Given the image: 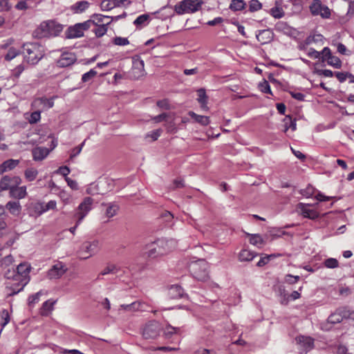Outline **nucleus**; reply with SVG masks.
<instances>
[{
  "mask_svg": "<svg viewBox=\"0 0 354 354\" xmlns=\"http://www.w3.org/2000/svg\"><path fill=\"white\" fill-rule=\"evenodd\" d=\"M30 271V266L26 263H22L18 265L16 270H10L8 269L5 272V277L8 279H13L17 283L11 285V292L8 293L9 295H14L21 291L25 286L30 280L29 273Z\"/></svg>",
  "mask_w": 354,
  "mask_h": 354,
  "instance_id": "obj_1",
  "label": "nucleus"
},
{
  "mask_svg": "<svg viewBox=\"0 0 354 354\" xmlns=\"http://www.w3.org/2000/svg\"><path fill=\"white\" fill-rule=\"evenodd\" d=\"M24 60L29 64H37L44 56V47L37 42L25 43L21 46Z\"/></svg>",
  "mask_w": 354,
  "mask_h": 354,
  "instance_id": "obj_2",
  "label": "nucleus"
},
{
  "mask_svg": "<svg viewBox=\"0 0 354 354\" xmlns=\"http://www.w3.org/2000/svg\"><path fill=\"white\" fill-rule=\"evenodd\" d=\"M203 4L202 0H183L175 5L174 11L179 15L193 14L199 11Z\"/></svg>",
  "mask_w": 354,
  "mask_h": 354,
  "instance_id": "obj_3",
  "label": "nucleus"
},
{
  "mask_svg": "<svg viewBox=\"0 0 354 354\" xmlns=\"http://www.w3.org/2000/svg\"><path fill=\"white\" fill-rule=\"evenodd\" d=\"M64 26L55 20H47L40 24L38 30L41 37H52L58 36L63 30Z\"/></svg>",
  "mask_w": 354,
  "mask_h": 354,
  "instance_id": "obj_4",
  "label": "nucleus"
},
{
  "mask_svg": "<svg viewBox=\"0 0 354 354\" xmlns=\"http://www.w3.org/2000/svg\"><path fill=\"white\" fill-rule=\"evenodd\" d=\"M209 265L204 259L192 262L189 270L193 277L198 281H206L209 277Z\"/></svg>",
  "mask_w": 354,
  "mask_h": 354,
  "instance_id": "obj_5",
  "label": "nucleus"
},
{
  "mask_svg": "<svg viewBox=\"0 0 354 354\" xmlns=\"http://www.w3.org/2000/svg\"><path fill=\"white\" fill-rule=\"evenodd\" d=\"M56 207L57 203L53 200L47 203L41 201L35 202L29 205L28 214L30 216L37 218L49 210L55 209Z\"/></svg>",
  "mask_w": 354,
  "mask_h": 354,
  "instance_id": "obj_6",
  "label": "nucleus"
},
{
  "mask_svg": "<svg viewBox=\"0 0 354 354\" xmlns=\"http://www.w3.org/2000/svg\"><path fill=\"white\" fill-rule=\"evenodd\" d=\"M309 10L313 16H320L323 19H329L331 15L330 8L323 4L321 0H313Z\"/></svg>",
  "mask_w": 354,
  "mask_h": 354,
  "instance_id": "obj_7",
  "label": "nucleus"
},
{
  "mask_svg": "<svg viewBox=\"0 0 354 354\" xmlns=\"http://www.w3.org/2000/svg\"><path fill=\"white\" fill-rule=\"evenodd\" d=\"M100 248V243L97 240H94L91 242H85L82 244L80 254V258L82 259H87L90 257L94 255Z\"/></svg>",
  "mask_w": 354,
  "mask_h": 354,
  "instance_id": "obj_8",
  "label": "nucleus"
},
{
  "mask_svg": "<svg viewBox=\"0 0 354 354\" xmlns=\"http://www.w3.org/2000/svg\"><path fill=\"white\" fill-rule=\"evenodd\" d=\"M93 200L91 197H86L79 205L75 216L77 218V225H80L85 216L92 209Z\"/></svg>",
  "mask_w": 354,
  "mask_h": 354,
  "instance_id": "obj_9",
  "label": "nucleus"
},
{
  "mask_svg": "<svg viewBox=\"0 0 354 354\" xmlns=\"http://www.w3.org/2000/svg\"><path fill=\"white\" fill-rule=\"evenodd\" d=\"M161 329L162 328L159 322L156 321H151L144 327L142 336L147 339H155L159 335Z\"/></svg>",
  "mask_w": 354,
  "mask_h": 354,
  "instance_id": "obj_10",
  "label": "nucleus"
},
{
  "mask_svg": "<svg viewBox=\"0 0 354 354\" xmlns=\"http://www.w3.org/2000/svg\"><path fill=\"white\" fill-rule=\"evenodd\" d=\"M322 61L326 62L329 66L335 68H340L342 67V61L336 56L332 55L331 50L328 47H324L322 50Z\"/></svg>",
  "mask_w": 354,
  "mask_h": 354,
  "instance_id": "obj_11",
  "label": "nucleus"
},
{
  "mask_svg": "<svg viewBox=\"0 0 354 354\" xmlns=\"http://www.w3.org/2000/svg\"><path fill=\"white\" fill-rule=\"evenodd\" d=\"M56 97V96H53L50 98H46L45 97L36 98L32 102V107L41 111V112L49 109L54 106V100Z\"/></svg>",
  "mask_w": 354,
  "mask_h": 354,
  "instance_id": "obj_12",
  "label": "nucleus"
},
{
  "mask_svg": "<svg viewBox=\"0 0 354 354\" xmlns=\"http://www.w3.org/2000/svg\"><path fill=\"white\" fill-rule=\"evenodd\" d=\"M176 241L174 239H167L165 238L158 239L156 240V245L158 248V253L160 254H166L167 252L174 249L176 246Z\"/></svg>",
  "mask_w": 354,
  "mask_h": 354,
  "instance_id": "obj_13",
  "label": "nucleus"
},
{
  "mask_svg": "<svg viewBox=\"0 0 354 354\" xmlns=\"http://www.w3.org/2000/svg\"><path fill=\"white\" fill-rule=\"evenodd\" d=\"M296 341L299 346V351L300 353H306L314 347V339L310 337L298 336Z\"/></svg>",
  "mask_w": 354,
  "mask_h": 354,
  "instance_id": "obj_14",
  "label": "nucleus"
},
{
  "mask_svg": "<svg viewBox=\"0 0 354 354\" xmlns=\"http://www.w3.org/2000/svg\"><path fill=\"white\" fill-rule=\"evenodd\" d=\"M77 60L76 55L71 52H64L57 60V65L59 67L64 68L73 64Z\"/></svg>",
  "mask_w": 354,
  "mask_h": 354,
  "instance_id": "obj_15",
  "label": "nucleus"
},
{
  "mask_svg": "<svg viewBox=\"0 0 354 354\" xmlns=\"http://www.w3.org/2000/svg\"><path fill=\"white\" fill-rule=\"evenodd\" d=\"M297 209L301 212V215L310 219H315L319 217L318 212L310 208L309 204L300 203L297 205Z\"/></svg>",
  "mask_w": 354,
  "mask_h": 354,
  "instance_id": "obj_16",
  "label": "nucleus"
},
{
  "mask_svg": "<svg viewBox=\"0 0 354 354\" xmlns=\"http://www.w3.org/2000/svg\"><path fill=\"white\" fill-rule=\"evenodd\" d=\"M274 30L277 32H282L290 37L295 36L296 34V30L294 28L290 26L286 22L282 21H278L275 24Z\"/></svg>",
  "mask_w": 354,
  "mask_h": 354,
  "instance_id": "obj_17",
  "label": "nucleus"
},
{
  "mask_svg": "<svg viewBox=\"0 0 354 354\" xmlns=\"http://www.w3.org/2000/svg\"><path fill=\"white\" fill-rule=\"evenodd\" d=\"M144 65L142 59L140 58L133 59L131 73L134 78H139L144 75Z\"/></svg>",
  "mask_w": 354,
  "mask_h": 354,
  "instance_id": "obj_18",
  "label": "nucleus"
},
{
  "mask_svg": "<svg viewBox=\"0 0 354 354\" xmlns=\"http://www.w3.org/2000/svg\"><path fill=\"white\" fill-rule=\"evenodd\" d=\"M66 271L62 263L59 262L54 265L50 270L48 272V276L50 279H59Z\"/></svg>",
  "mask_w": 354,
  "mask_h": 354,
  "instance_id": "obj_19",
  "label": "nucleus"
},
{
  "mask_svg": "<svg viewBox=\"0 0 354 354\" xmlns=\"http://www.w3.org/2000/svg\"><path fill=\"white\" fill-rule=\"evenodd\" d=\"M26 186H14L10 189L9 192V196L11 198L15 199H23L27 196Z\"/></svg>",
  "mask_w": 354,
  "mask_h": 354,
  "instance_id": "obj_20",
  "label": "nucleus"
},
{
  "mask_svg": "<svg viewBox=\"0 0 354 354\" xmlns=\"http://www.w3.org/2000/svg\"><path fill=\"white\" fill-rule=\"evenodd\" d=\"M273 33L270 29L259 30L256 35L257 40L262 44H268L272 39Z\"/></svg>",
  "mask_w": 354,
  "mask_h": 354,
  "instance_id": "obj_21",
  "label": "nucleus"
},
{
  "mask_svg": "<svg viewBox=\"0 0 354 354\" xmlns=\"http://www.w3.org/2000/svg\"><path fill=\"white\" fill-rule=\"evenodd\" d=\"M91 3L87 1H79L73 4L70 10L74 14H80L86 11L90 6Z\"/></svg>",
  "mask_w": 354,
  "mask_h": 354,
  "instance_id": "obj_22",
  "label": "nucleus"
},
{
  "mask_svg": "<svg viewBox=\"0 0 354 354\" xmlns=\"http://www.w3.org/2000/svg\"><path fill=\"white\" fill-rule=\"evenodd\" d=\"M84 35V31L82 30L79 24H75L68 28L66 37L68 39L80 38Z\"/></svg>",
  "mask_w": 354,
  "mask_h": 354,
  "instance_id": "obj_23",
  "label": "nucleus"
},
{
  "mask_svg": "<svg viewBox=\"0 0 354 354\" xmlns=\"http://www.w3.org/2000/svg\"><path fill=\"white\" fill-rule=\"evenodd\" d=\"M5 207L13 216L19 215L21 211V206L18 201H8Z\"/></svg>",
  "mask_w": 354,
  "mask_h": 354,
  "instance_id": "obj_24",
  "label": "nucleus"
},
{
  "mask_svg": "<svg viewBox=\"0 0 354 354\" xmlns=\"http://www.w3.org/2000/svg\"><path fill=\"white\" fill-rule=\"evenodd\" d=\"M49 153L48 149L46 147H36L32 150V157L34 160H42Z\"/></svg>",
  "mask_w": 354,
  "mask_h": 354,
  "instance_id": "obj_25",
  "label": "nucleus"
},
{
  "mask_svg": "<svg viewBox=\"0 0 354 354\" xmlns=\"http://www.w3.org/2000/svg\"><path fill=\"white\" fill-rule=\"evenodd\" d=\"M144 306V303L136 301L130 304H122L120 305V308L127 311H144L145 310Z\"/></svg>",
  "mask_w": 354,
  "mask_h": 354,
  "instance_id": "obj_26",
  "label": "nucleus"
},
{
  "mask_svg": "<svg viewBox=\"0 0 354 354\" xmlns=\"http://www.w3.org/2000/svg\"><path fill=\"white\" fill-rule=\"evenodd\" d=\"M150 21V15L149 14H143L138 16L133 21V24L137 28L141 29L147 26Z\"/></svg>",
  "mask_w": 354,
  "mask_h": 354,
  "instance_id": "obj_27",
  "label": "nucleus"
},
{
  "mask_svg": "<svg viewBox=\"0 0 354 354\" xmlns=\"http://www.w3.org/2000/svg\"><path fill=\"white\" fill-rule=\"evenodd\" d=\"M168 295L171 299H179L183 297L184 290L181 286L173 285L169 288Z\"/></svg>",
  "mask_w": 354,
  "mask_h": 354,
  "instance_id": "obj_28",
  "label": "nucleus"
},
{
  "mask_svg": "<svg viewBox=\"0 0 354 354\" xmlns=\"http://www.w3.org/2000/svg\"><path fill=\"white\" fill-rule=\"evenodd\" d=\"M342 313V312L341 308L337 309L328 317V322L335 324L342 322L344 320V317Z\"/></svg>",
  "mask_w": 354,
  "mask_h": 354,
  "instance_id": "obj_29",
  "label": "nucleus"
},
{
  "mask_svg": "<svg viewBox=\"0 0 354 354\" xmlns=\"http://www.w3.org/2000/svg\"><path fill=\"white\" fill-rule=\"evenodd\" d=\"M22 51L19 48H17L12 46L10 49L8 50L7 53L4 55V59L8 62H10L18 55H19Z\"/></svg>",
  "mask_w": 354,
  "mask_h": 354,
  "instance_id": "obj_30",
  "label": "nucleus"
},
{
  "mask_svg": "<svg viewBox=\"0 0 354 354\" xmlns=\"http://www.w3.org/2000/svg\"><path fill=\"white\" fill-rule=\"evenodd\" d=\"M257 254L247 249L242 250L239 254V259L241 261H250L255 257Z\"/></svg>",
  "mask_w": 354,
  "mask_h": 354,
  "instance_id": "obj_31",
  "label": "nucleus"
},
{
  "mask_svg": "<svg viewBox=\"0 0 354 354\" xmlns=\"http://www.w3.org/2000/svg\"><path fill=\"white\" fill-rule=\"evenodd\" d=\"M283 122L284 126V132H286L289 129H290L292 131L296 130V120L292 119L291 116L286 115L283 120Z\"/></svg>",
  "mask_w": 354,
  "mask_h": 354,
  "instance_id": "obj_32",
  "label": "nucleus"
},
{
  "mask_svg": "<svg viewBox=\"0 0 354 354\" xmlns=\"http://www.w3.org/2000/svg\"><path fill=\"white\" fill-rule=\"evenodd\" d=\"M158 248L156 245V241L148 244L146 246V253L149 257L155 258L159 255H161L158 252Z\"/></svg>",
  "mask_w": 354,
  "mask_h": 354,
  "instance_id": "obj_33",
  "label": "nucleus"
},
{
  "mask_svg": "<svg viewBox=\"0 0 354 354\" xmlns=\"http://www.w3.org/2000/svg\"><path fill=\"white\" fill-rule=\"evenodd\" d=\"M188 114L195 122L201 125L207 126L209 123V119L207 116L198 115L193 111H189Z\"/></svg>",
  "mask_w": 354,
  "mask_h": 354,
  "instance_id": "obj_34",
  "label": "nucleus"
},
{
  "mask_svg": "<svg viewBox=\"0 0 354 354\" xmlns=\"http://www.w3.org/2000/svg\"><path fill=\"white\" fill-rule=\"evenodd\" d=\"M198 93V101L201 104V106L203 110L207 109V97L206 95L205 90L204 88H200L197 91Z\"/></svg>",
  "mask_w": 354,
  "mask_h": 354,
  "instance_id": "obj_35",
  "label": "nucleus"
},
{
  "mask_svg": "<svg viewBox=\"0 0 354 354\" xmlns=\"http://www.w3.org/2000/svg\"><path fill=\"white\" fill-rule=\"evenodd\" d=\"M91 21L93 22V26H100L101 24H106V22L110 20L108 16L97 14L93 15Z\"/></svg>",
  "mask_w": 354,
  "mask_h": 354,
  "instance_id": "obj_36",
  "label": "nucleus"
},
{
  "mask_svg": "<svg viewBox=\"0 0 354 354\" xmlns=\"http://www.w3.org/2000/svg\"><path fill=\"white\" fill-rule=\"evenodd\" d=\"M111 24V21L106 22V24H101L100 26H93V31L97 37L104 36L108 30V26Z\"/></svg>",
  "mask_w": 354,
  "mask_h": 354,
  "instance_id": "obj_37",
  "label": "nucleus"
},
{
  "mask_svg": "<svg viewBox=\"0 0 354 354\" xmlns=\"http://www.w3.org/2000/svg\"><path fill=\"white\" fill-rule=\"evenodd\" d=\"M14 186L12 185L11 177L9 176H4L0 180V189L1 191L9 190L10 192V189Z\"/></svg>",
  "mask_w": 354,
  "mask_h": 354,
  "instance_id": "obj_38",
  "label": "nucleus"
},
{
  "mask_svg": "<svg viewBox=\"0 0 354 354\" xmlns=\"http://www.w3.org/2000/svg\"><path fill=\"white\" fill-rule=\"evenodd\" d=\"M38 171L34 167L27 168L24 171V176L27 181L31 182L36 179L38 175Z\"/></svg>",
  "mask_w": 354,
  "mask_h": 354,
  "instance_id": "obj_39",
  "label": "nucleus"
},
{
  "mask_svg": "<svg viewBox=\"0 0 354 354\" xmlns=\"http://www.w3.org/2000/svg\"><path fill=\"white\" fill-rule=\"evenodd\" d=\"M245 6L246 3L243 0H232L229 8L233 11H241L245 8Z\"/></svg>",
  "mask_w": 354,
  "mask_h": 354,
  "instance_id": "obj_40",
  "label": "nucleus"
},
{
  "mask_svg": "<svg viewBox=\"0 0 354 354\" xmlns=\"http://www.w3.org/2000/svg\"><path fill=\"white\" fill-rule=\"evenodd\" d=\"M118 209L119 207L117 204L113 203H108L105 214L107 218H111L117 214Z\"/></svg>",
  "mask_w": 354,
  "mask_h": 354,
  "instance_id": "obj_41",
  "label": "nucleus"
},
{
  "mask_svg": "<svg viewBox=\"0 0 354 354\" xmlns=\"http://www.w3.org/2000/svg\"><path fill=\"white\" fill-rule=\"evenodd\" d=\"M119 272H120V269L117 266L113 265V264H109L104 269H103L101 271L100 274L101 275H106V274H118Z\"/></svg>",
  "mask_w": 354,
  "mask_h": 354,
  "instance_id": "obj_42",
  "label": "nucleus"
},
{
  "mask_svg": "<svg viewBox=\"0 0 354 354\" xmlns=\"http://www.w3.org/2000/svg\"><path fill=\"white\" fill-rule=\"evenodd\" d=\"M180 328L174 327L168 324L164 330V335L166 338H170L173 335L179 333Z\"/></svg>",
  "mask_w": 354,
  "mask_h": 354,
  "instance_id": "obj_43",
  "label": "nucleus"
},
{
  "mask_svg": "<svg viewBox=\"0 0 354 354\" xmlns=\"http://www.w3.org/2000/svg\"><path fill=\"white\" fill-rule=\"evenodd\" d=\"M342 313L344 317V319H349L354 321V309L349 307H342Z\"/></svg>",
  "mask_w": 354,
  "mask_h": 354,
  "instance_id": "obj_44",
  "label": "nucleus"
},
{
  "mask_svg": "<svg viewBox=\"0 0 354 354\" xmlns=\"http://www.w3.org/2000/svg\"><path fill=\"white\" fill-rule=\"evenodd\" d=\"M19 160L9 159L4 161L2 164L5 168L6 171H8L15 169L19 165Z\"/></svg>",
  "mask_w": 354,
  "mask_h": 354,
  "instance_id": "obj_45",
  "label": "nucleus"
},
{
  "mask_svg": "<svg viewBox=\"0 0 354 354\" xmlns=\"http://www.w3.org/2000/svg\"><path fill=\"white\" fill-rule=\"evenodd\" d=\"M1 318L2 322L0 323L1 326V331L10 322V314L8 310L3 309L0 312Z\"/></svg>",
  "mask_w": 354,
  "mask_h": 354,
  "instance_id": "obj_46",
  "label": "nucleus"
},
{
  "mask_svg": "<svg viewBox=\"0 0 354 354\" xmlns=\"http://www.w3.org/2000/svg\"><path fill=\"white\" fill-rule=\"evenodd\" d=\"M15 42V39L12 37H10V38L3 40L1 44H0V50L10 49V48H11L12 46H14Z\"/></svg>",
  "mask_w": 354,
  "mask_h": 354,
  "instance_id": "obj_47",
  "label": "nucleus"
},
{
  "mask_svg": "<svg viewBox=\"0 0 354 354\" xmlns=\"http://www.w3.org/2000/svg\"><path fill=\"white\" fill-rule=\"evenodd\" d=\"M270 13L275 19H281L284 16V11L279 7L272 8Z\"/></svg>",
  "mask_w": 354,
  "mask_h": 354,
  "instance_id": "obj_48",
  "label": "nucleus"
},
{
  "mask_svg": "<svg viewBox=\"0 0 354 354\" xmlns=\"http://www.w3.org/2000/svg\"><path fill=\"white\" fill-rule=\"evenodd\" d=\"M250 236L249 241L252 245L259 247L262 244L263 239L259 234H250Z\"/></svg>",
  "mask_w": 354,
  "mask_h": 354,
  "instance_id": "obj_49",
  "label": "nucleus"
},
{
  "mask_svg": "<svg viewBox=\"0 0 354 354\" xmlns=\"http://www.w3.org/2000/svg\"><path fill=\"white\" fill-rule=\"evenodd\" d=\"M262 4L258 0H251L249 2V10L250 12H256L261 10Z\"/></svg>",
  "mask_w": 354,
  "mask_h": 354,
  "instance_id": "obj_50",
  "label": "nucleus"
},
{
  "mask_svg": "<svg viewBox=\"0 0 354 354\" xmlns=\"http://www.w3.org/2000/svg\"><path fill=\"white\" fill-rule=\"evenodd\" d=\"M113 43L116 46H124L129 44V41L127 37H115L113 39Z\"/></svg>",
  "mask_w": 354,
  "mask_h": 354,
  "instance_id": "obj_51",
  "label": "nucleus"
},
{
  "mask_svg": "<svg viewBox=\"0 0 354 354\" xmlns=\"http://www.w3.org/2000/svg\"><path fill=\"white\" fill-rule=\"evenodd\" d=\"M97 75V71L94 69H91L88 72L85 73L82 75V81L83 82H87L92 80Z\"/></svg>",
  "mask_w": 354,
  "mask_h": 354,
  "instance_id": "obj_52",
  "label": "nucleus"
},
{
  "mask_svg": "<svg viewBox=\"0 0 354 354\" xmlns=\"http://www.w3.org/2000/svg\"><path fill=\"white\" fill-rule=\"evenodd\" d=\"M43 295V292L41 290L37 292V293L29 296L28 297V304L30 306L34 305L39 301L40 297Z\"/></svg>",
  "mask_w": 354,
  "mask_h": 354,
  "instance_id": "obj_53",
  "label": "nucleus"
},
{
  "mask_svg": "<svg viewBox=\"0 0 354 354\" xmlns=\"http://www.w3.org/2000/svg\"><path fill=\"white\" fill-rule=\"evenodd\" d=\"M100 8L104 11H109L115 6L113 5V0H104L100 3Z\"/></svg>",
  "mask_w": 354,
  "mask_h": 354,
  "instance_id": "obj_54",
  "label": "nucleus"
},
{
  "mask_svg": "<svg viewBox=\"0 0 354 354\" xmlns=\"http://www.w3.org/2000/svg\"><path fill=\"white\" fill-rule=\"evenodd\" d=\"M324 266L328 268H335L339 266V263L336 259L328 258L325 260Z\"/></svg>",
  "mask_w": 354,
  "mask_h": 354,
  "instance_id": "obj_55",
  "label": "nucleus"
},
{
  "mask_svg": "<svg viewBox=\"0 0 354 354\" xmlns=\"http://www.w3.org/2000/svg\"><path fill=\"white\" fill-rule=\"evenodd\" d=\"M84 144H85V140L83 142H82L79 146L73 148L71 150V155H70L71 160L73 159L74 158H75L77 156H78L81 153Z\"/></svg>",
  "mask_w": 354,
  "mask_h": 354,
  "instance_id": "obj_56",
  "label": "nucleus"
},
{
  "mask_svg": "<svg viewBox=\"0 0 354 354\" xmlns=\"http://www.w3.org/2000/svg\"><path fill=\"white\" fill-rule=\"evenodd\" d=\"M41 119V111L37 109V111L32 112L30 114V117L29 118V122L30 124H35L39 122Z\"/></svg>",
  "mask_w": 354,
  "mask_h": 354,
  "instance_id": "obj_57",
  "label": "nucleus"
},
{
  "mask_svg": "<svg viewBox=\"0 0 354 354\" xmlns=\"http://www.w3.org/2000/svg\"><path fill=\"white\" fill-rule=\"evenodd\" d=\"M12 6L8 0H0V11L6 12L11 9Z\"/></svg>",
  "mask_w": 354,
  "mask_h": 354,
  "instance_id": "obj_58",
  "label": "nucleus"
},
{
  "mask_svg": "<svg viewBox=\"0 0 354 354\" xmlns=\"http://www.w3.org/2000/svg\"><path fill=\"white\" fill-rule=\"evenodd\" d=\"M259 86L261 92L272 94L270 86L267 81L260 83Z\"/></svg>",
  "mask_w": 354,
  "mask_h": 354,
  "instance_id": "obj_59",
  "label": "nucleus"
},
{
  "mask_svg": "<svg viewBox=\"0 0 354 354\" xmlns=\"http://www.w3.org/2000/svg\"><path fill=\"white\" fill-rule=\"evenodd\" d=\"M55 304V301L47 300L42 305V310L44 312L50 311L53 309L54 304Z\"/></svg>",
  "mask_w": 354,
  "mask_h": 354,
  "instance_id": "obj_60",
  "label": "nucleus"
},
{
  "mask_svg": "<svg viewBox=\"0 0 354 354\" xmlns=\"http://www.w3.org/2000/svg\"><path fill=\"white\" fill-rule=\"evenodd\" d=\"M314 188L308 185L305 189L301 191V194L306 198L310 197L314 194Z\"/></svg>",
  "mask_w": 354,
  "mask_h": 354,
  "instance_id": "obj_61",
  "label": "nucleus"
},
{
  "mask_svg": "<svg viewBox=\"0 0 354 354\" xmlns=\"http://www.w3.org/2000/svg\"><path fill=\"white\" fill-rule=\"evenodd\" d=\"M71 170L67 166H62L59 167L57 170L55 171L56 174H60L66 178H68L67 176L69 174Z\"/></svg>",
  "mask_w": 354,
  "mask_h": 354,
  "instance_id": "obj_62",
  "label": "nucleus"
},
{
  "mask_svg": "<svg viewBox=\"0 0 354 354\" xmlns=\"http://www.w3.org/2000/svg\"><path fill=\"white\" fill-rule=\"evenodd\" d=\"M80 26H81L82 30L84 32L86 30H88L89 28H93V22H92L91 19H88L86 21H84L82 23H78Z\"/></svg>",
  "mask_w": 354,
  "mask_h": 354,
  "instance_id": "obj_63",
  "label": "nucleus"
},
{
  "mask_svg": "<svg viewBox=\"0 0 354 354\" xmlns=\"http://www.w3.org/2000/svg\"><path fill=\"white\" fill-rule=\"evenodd\" d=\"M25 67L23 64H19L12 71L13 75L16 77H19L20 75L24 71Z\"/></svg>",
  "mask_w": 354,
  "mask_h": 354,
  "instance_id": "obj_64",
  "label": "nucleus"
}]
</instances>
